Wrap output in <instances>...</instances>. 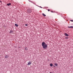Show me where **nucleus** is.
<instances>
[{
    "instance_id": "20e7f679",
    "label": "nucleus",
    "mask_w": 73,
    "mask_h": 73,
    "mask_svg": "<svg viewBox=\"0 0 73 73\" xmlns=\"http://www.w3.org/2000/svg\"><path fill=\"white\" fill-rule=\"evenodd\" d=\"M8 57H9V56H8V55H6L5 57V58H8Z\"/></svg>"
},
{
    "instance_id": "aec40b11",
    "label": "nucleus",
    "mask_w": 73,
    "mask_h": 73,
    "mask_svg": "<svg viewBox=\"0 0 73 73\" xmlns=\"http://www.w3.org/2000/svg\"><path fill=\"white\" fill-rule=\"evenodd\" d=\"M41 7V8H42V7Z\"/></svg>"
},
{
    "instance_id": "6e6552de",
    "label": "nucleus",
    "mask_w": 73,
    "mask_h": 73,
    "mask_svg": "<svg viewBox=\"0 0 73 73\" xmlns=\"http://www.w3.org/2000/svg\"><path fill=\"white\" fill-rule=\"evenodd\" d=\"M15 27H17L19 26V25H17L16 24H15Z\"/></svg>"
},
{
    "instance_id": "f257e3e1",
    "label": "nucleus",
    "mask_w": 73,
    "mask_h": 73,
    "mask_svg": "<svg viewBox=\"0 0 73 73\" xmlns=\"http://www.w3.org/2000/svg\"><path fill=\"white\" fill-rule=\"evenodd\" d=\"M45 42H43L42 43V46H43V48L44 49H46L47 48L48 46L46 44H45Z\"/></svg>"
},
{
    "instance_id": "f8f14e48",
    "label": "nucleus",
    "mask_w": 73,
    "mask_h": 73,
    "mask_svg": "<svg viewBox=\"0 0 73 73\" xmlns=\"http://www.w3.org/2000/svg\"><path fill=\"white\" fill-rule=\"evenodd\" d=\"M25 50H28V48H25Z\"/></svg>"
},
{
    "instance_id": "2eb2a0df",
    "label": "nucleus",
    "mask_w": 73,
    "mask_h": 73,
    "mask_svg": "<svg viewBox=\"0 0 73 73\" xmlns=\"http://www.w3.org/2000/svg\"><path fill=\"white\" fill-rule=\"evenodd\" d=\"M25 26H28V25H27V24H26V25H25Z\"/></svg>"
},
{
    "instance_id": "ddd939ff",
    "label": "nucleus",
    "mask_w": 73,
    "mask_h": 73,
    "mask_svg": "<svg viewBox=\"0 0 73 73\" xmlns=\"http://www.w3.org/2000/svg\"><path fill=\"white\" fill-rule=\"evenodd\" d=\"M72 22H73V20H70Z\"/></svg>"
},
{
    "instance_id": "9b49d317",
    "label": "nucleus",
    "mask_w": 73,
    "mask_h": 73,
    "mask_svg": "<svg viewBox=\"0 0 73 73\" xmlns=\"http://www.w3.org/2000/svg\"><path fill=\"white\" fill-rule=\"evenodd\" d=\"M42 15L43 16H46V15L44 14V13H42Z\"/></svg>"
},
{
    "instance_id": "423d86ee",
    "label": "nucleus",
    "mask_w": 73,
    "mask_h": 73,
    "mask_svg": "<svg viewBox=\"0 0 73 73\" xmlns=\"http://www.w3.org/2000/svg\"><path fill=\"white\" fill-rule=\"evenodd\" d=\"M7 5H8V6H9V5H11V3H8L7 4Z\"/></svg>"
},
{
    "instance_id": "a211bd4d",
    "label": "nucleus",
    "mask_w": 73,
    "mask_h": 73,
    "mask_svg": "<svg viewBox=\"0 0 73 73\" xmlns=\"http://www.w3.org/2000/svg\"><path fill=\"white\" fill-rule=\"evenodd\" d=\"M41 7V8H42V7Z\"/></svg>"
},
{
    "instance_id": "9d476101",
    "label": "nucleus",
    "mask_w": 73,
    "mask_h": 73,
    "mask_svg": "<svg viewBox=\"0 0 73 73\" xmlns=\"http://www.w3.org/2000/svg\"><path fill=\"white\" fill-rule=\"evenodd\" d=\"M50 66H51V67H52V66H53V64L51 63V64H50Z\"/></svg>"
},
{
    "instance_id": "4468645a",
    "label": "nucleus",
    "mask_w": 73,
    "mask_h": 73,
    "mask_svg": "<svg viewBox=\"0 0 73 73\" xmlns=\"http://www.w3.org/2000/svg\"><path fill=\"white\" fill-rule=\"evenodd\" d=\"M48 11H50V10L49 9H48Z\"/></svg>"
},
{
    "instance_id": "7ed1b4c3",
    "label": "nucleus",
    "mask_w": 73,
    "mask_h": 73,
    "mask_svg": "<svg viewBox=\"0 0 73 73\" xmlns=\"http://www.w3.org/2000/svg\"><path fill=\"white\" fill-rule=\"evenodd\" d=\"M64 35L65 36H69V35H68V34L66 33H65L64 34Z\"/></svg>"
},
{
    "instance_id": "0eeeda50",
    "label": "nucleus",
    "mask_w": 73,
    "mask_h": 73,
    "mask_svg": "<svg viewBox=\"0 0 73 73\" xmlns=\"http://www.w3.org/2000/svg\"><path fill=\"white\" fill-rule=\"evenodd\" d=\"M69 28H73V26H70L68 27Z\"/></svg>"
},
{
    "instance_id": "1a4fd4ad",
    "label": "nucleus",
    "mask_w": 73,
    "mask_h": 73,
    "mask_svg": "<svg viewBox=\"0 0 73 73\" xmlns=\"http://www.w3.org/2000/svg\"><path fill=\"white\" fill-rule=\"evenodd\" d=\"M54 65L55 66H58V64L56 63H54Z\"/></svg>"
},
{
    "instance_id": "6ab92c4d",
    "label": "nucleus",
    "mask_w": 73,
    "mask_h": 73,
    "mask_svg": "<svg viewBox=\"0 0 73 73\" xmlns=\"http://www.w3.org/2000/svg\"><path fill=\"white\" fill-rule=\"evenodd\" d=\"M41 7V8H42V7Z\"/></svg>"
},
{
    "instance_id": "f03ea898",
    "label": "nucleus",
    "mask_w": 73,
    "mask_h": 73,
    "mask_svg": "<svg viewBox=\"0 0 73 73\" xmlns=\"http://www.w3.org/2000/svg\"><path fill=\"white\" fill-rule=\"evenodd\" d=\"M32 64V62L29 61V62L28 63L27 65H29Z\"/></svg>"
},
{
    "instance_id": "39448f33",
    "label": "nucleus",
    "mask_w": 73,
    "mask_h": 73,
    "mask_svg": "<svg viewBox=\"0 0 73 73\" xmlns=\"http://www.w3.org/2000/svg\"><path fill=\"white\" fill-rule=\"evenodd\" d=\"M13 33V31H12L11 30L10 31V33Z\"/></svg>"
},
{
    "instance_id": "f3484780",
    "label": "nucleus",
    "mask_w": 73,
    "mask_h": 73,
    "mask_svg": "<svg viewBox=\"0 0 73 73\" xmlns=\"http://www.w3.org/2000/svg\"><path fill=\"white\" fill-rule=\"evenodd\" d=\"M51 12H53V11H51Z\"/></svg>"
},
{
    "instance_id": "dca6fc26",
    "label": "nucleus",
    "mask_w": 73,
    "mask_h": 73,
    "mask_svg": "<svg viewBox=\"0 0 73 73\" xmlns=\"http://www.w3.org/2000/svg\"><path fill=\"white\" fill-rule=\"evenodd\" d=\"M0 1V2H1V1Z\"/></svg>"
}]
</instances>
